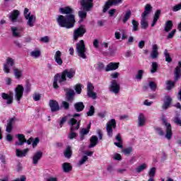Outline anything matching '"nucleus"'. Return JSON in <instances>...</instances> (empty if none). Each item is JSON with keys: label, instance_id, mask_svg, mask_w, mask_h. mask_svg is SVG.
Here are the masks:
<instances>
[{"label": "nucleus", "instance_id": "obj_47", "mask_svg": "<svg viewBox=\"0 0 181 181\" xmlns=\"http://www.w3.org/2000/svg\"><path fill=\"white\" fill-rule=\"evenodd\" d=\"M132 23L133 25V28H132V31L133 32H136L138 31V26H139V23H138V21H135V20H132Z\"/></svg>", "mask_w": 181, "mask_h": 181}, {"label": "nucleus", "instance_id": "obj_37", "mask_svg": "<svg viewBox=\"0 0 181 181\" xmlns=\"http://www.w3.org/2000/svg\"><path fill=\"white\" fill-rule=\"evenodd\" d=\"M160 16V10H157L156 12L155 13L154 18L151 24L152 28H153V26L156 25V22H158V19H159Z\"/></svg>", "mask_w": 181, "mask_h": 181}, {"label": "nucleus", "instance_id": "obj_5", "mask_svg": "<svg viewBox=\"0 0 181 181\" xmlns=\"http://www.w3.org/2000/svg\"><path fill=\"white\" fill-rule=\"evenodd\" d=\"M24 17L26 19L27 25L30 26V28H33L35 26V23H36V16L31 15L30 11H29V8H25L24 9Z\"/></svg>", "mask_w": 181, "mask_h": 181}, {"label": "nucleus", "instance_id": "obj_58", "mask_svg": "<svg viewBox=\"0 0 181 181\" xmlns=\"http://www.w3.org/2000/svg\"><path fill=\"white\" fill-rule=\"evenodd\" d=\"M180 9H181V3L173 6L172 8L173 12H177V11H180Z\"/></svg>", "mask_w": 181, "mask_h": 181}, {"label": "nucleus", "instance_id": "obj_42", "mask_svg": "<svg viewBox=\"0 0 181 181\" xmlns=\"http://www.w3.org/2000/svg\"><path fill=\"white\" fill-rule=\"evenodd\" d=\"M87 160H88V157L87 156H83L78 162L77 166H83V165H84Z\"/></svg>", "mask_w": 181, "mask_h": 181}, {"label": "nucleus", "instance_id": "obj_3", "mask_svg": "<svg viewBox=\"0 0 181 181\" xmlns=\"http://www.w3.org/2000/svg\"><path fill=\"white\" fill-rule=\"evenodd\" d=\"M80 120L77 121V119L74 118H71L69 122V125L71 126V132L69 134L68 138L69 139H74V138L77 137V134L74 132V131H77L80 128Z\"/></svg>", "mask_w": 181, "mask_h": 181}, {"label": "nucleus", "instance_id": "obj_8", "mask_svg": "<svg viewBox=\"0 0 181 181\" xmlns=\"http://www.w3.org/2000/svg\"><path fill=\"white\" fill-rule=\"evenodd\" d=\"M117 128V122L115 119H111L106 124V131L107 132L108 136L112 138V129H115Z\"/></svg>", "mask_w": 181, "mask_h": 181}, {"label": "nucleus", "instance_id": "obj_40", "mask_svg": "<svg viewBox=\"0 0 181 181\" xmlns=\"http://www.w3.org/2000/svg\"><path fill=\"white\" fill-rule=\"evenodd\" d=\"M78 15L80 18L79 22H83V21L87 18V12L85 11H79Z\"/></svg>", "mask_w": 181, "mask_h": 181}, {"label": "nucleus", "instance_id": "obj_12", "mask_svg": "<svg viewBox=\"0 0 181 181\" xmlns=\"http://www.w3.org/2000/svg\"><path fill=\"white\" fill-rule=\"evenodd\" d=\"M93 1L94 0H81V5L84 11L88 12L89 11H91V8L93 6Z\"/></svg>", "mask_w": 181, "mask_h": 181}, {"label": "nucleus", "instance_id": "obj_22", "mask_svg": "<svg viewBox=\"0 0 181 181\" xmlns=\"http://www.w3.org/2000/svg\"><path fill=\"white\" fill-rule=\"evenodd\" d=\"M170 104H172V98H170L169 95L165 96L164 99V103L162 105L163 110L168 109L170 106Z\"/></svg>", "mask_w": 181, "mask_h": 181}, {"label": "nucleus", "instance_id": "obj_59", "mask_svg": "<svg viewBox=\"0 0 181 181\" xmlns=\"http://www.w3.org/2000/svg\"><path fill=\"white\" fill-rule=\"evenodd\" d=\"M33 98L34 101H39L40 100V98H42V95L40 93H34Z\"/></svg>", "mask_w": 181, "mask_h": 181}, {"label": "nucleus", "instance_id": "obj_63", "mask_svg": "<svg viewBox=\"0 0 181 181\" xmlns=\"http://www.w3.org/2000/svg\"><path fill=\"white\" fill-rule=\"evenodd\" d=\"M66 121H67V117H62V119H61V121L59 122L60 128H62L63 127V125H64V122H66Z\"/></svg>", "mask_w": 181, "mask_h": 181}, {"label": "nucleus", "instance_id": "obj_48", "mask_svg": "<svg viewBox=\"0 0 181 181\" xmlns=\"http://www.w3.org/2000/svg\"><path fill=\"white\" fill-rule=\"evenodd\" d=\"M164 56L165 57V62H168V63H170V62H172V58L170 57L169 52H168V49H165Z\"/></svg>", "mask_w": 181, "mask_h": 181}, {"label": "nucleus", "instance_id": "obj_30", "mask_svg": "<svg viewBox=\"0 0 181 181\" xmlns=\"http://www.w3.org/2000/svg\"><path fill=\"white\" fill-rule=\"evenodd\" d=\"M3 100H7L6 104H12L13 103V97L11 95H8L5 93H1Z\"/></svg>", "mask_w": 181, "mask_h": 181}, {"label": "nucleus", "instance_id": "obj_14", "mask_svg": "<svg viewBox=\"0 0 181 181\" xmlns=\"http://www.w3.org/2000/svg\"><path fill=\"white\" fill-rule=\"evenodd\" d=\"M13 66H15V59L11 57L7 58L6 62L4 65V71L7 74L10 73L11 69L9 68L13 67Z\"/></svg>", "mask_w": 181, "mask_h": 181}, {"label": "nucleus", "instance_id": "obj_17", "mask_svg": "<svg viewBox=\"0 0 181 181\" xmlns=\"http://www.w3.org/2000/svg\"><path fill=\"white\" fill-rule=\"evenodd\" d=\"M137 124L138 127H145V124H146V117H145V115H144V113L139 114Z\"/></svg>", "mask_w": 181, "mask_h": 181}, {"label": "nucleus", "instance_id": "obj_36", "mask_svg": "<svg viewBox=\"0 0 181 181\" xmlns=\"http://www.w3.org/2000/svg\"><path fill=\"white\" fill-rule=\"evenodd\" d=\"M147 168L148 165L144 163L136 168V172L137 173H141V172H144Z\"/></svg>", "mask_w": 181, "mask_h": 181}, {"label": "nucleus", "instance_id": "obj_11", "mask_svg": "<svg viewBox=\"0 0 181 181\" xmlns=\"http://www.w3.org/2000/svg\"><path fill=\"white\" fill-rule=\"evenodd\" d=\"M119 4H122V0H108L105 5L103 12H107V11H108L111 6H115L117 5H119Z\"/></svg>", "mask_w": 181, "mask_h": 181}, {"label": "nucleus", "instance_id": "obj_7", "mask_svg": "<svg viewBox=\"0 0 181 181\" xmlns=\"http://www.w3.org/2000/svg\"><path fill=\"white\" fill-rule=\"evenodd\" d=\"M23 91H25V88L22 85H18L14 90V98L18 104H21V100L23 97Z\"/></svg>", "mask_w": 181, "mask_h": 181}, {"label": "nucleus", "instance_id": "obj_23", "mask_svg": "<svg viewBox=\"0 0 181 181\" xmlns=\"http://www.w3.org/2000/svg\"><path fill=\"white\" fill-rule=\"evenodd\" d=\"M66 91V100L68 101H73V98L74 97V90L71 88H66L65 89Z\"/></svg>", "mask_w": 181, "mask_h": 181}, {"label": "nucleus", "instance_id": "obj_57", "mask_svg": "<svg viewBox=\"0 0 181 181\" xmlns=\"http://www.w3.org/2000/svg\"><path fill=\"white\" fill-rule=\"evenodd\" d=\"M49 41L50 38H49V36L42 37L40 39V42H42V43H49Z\"/></svg>", "mask_w": 181, "mask_h": 181}, {"label": "nucleus", "instance_id": "obj_24", "mask_svg": "<svg viewBox=\"0 0 181 181\" xmlns=\"http://www.w3.org/2000/svg\"><path fill=\"white\" fill-rule=\"evenodd\" d=\"M115 141H117V142L114 143L115 146H117V148H124V145H122V136H121V134L119 133L116 135Z\"/></svg>", "mask_w": 181, "mask_h": 181}, {"label": "nucleus", "instance_id": "obj_1", "mask_svg": "<svg viewBox=\"0 0 181 181\" xmlns=\"http://www.w3.org/2000/svg\"><path fill=\"white\" fill-rule=\"evenodd\" d=\"M59 12L60 13H62V15H59L57 18V22L59 26H60V28H66V29H71V28H74L76 17L73 14L74 12L73 8L69 6L60 8Z\"/></svg>", "mask_w": 181, "mask_h": 181}, {"label": "nucleus", "instance_id": "obj_51", "mask_svg": "<svg viewBox=\"0 0 181 181\" xmlns=\"http://www.w3.org/2000/svg\"><path fill=\"white\" fill-rule=\"evenodd\" d=\"M90 128H91V124H89L87 129H82L81 131V135H87L90 132Z\"/></svg>", "mask_w": 181, "mask_h": 181}, {"label": "nucleus", "instance_id": "obj_41", "mask_svg": "<svg viewBox=\"0 0 181 181\" xmlns=\"http://www.w3.org/2000/svg\"><path fill=\"white\" fill-rule=\"evenodd\" d=\"M131 10H128L127 11H126L124 16L123 17L122 19L123 23H127V22H128V20H129V18H131Z\"/></svg>", "mask_w": 181, "mask_h": 181}, {"label": "nucleus", "instance_id": "obj_39", "mask_svg": "<svg viewBox=\"0 0 181 181\" xmlns=\"http://www.w3.org/2000/svg\"><path fill=\"white\" fill-rule=\"evenodd\" d=\"M181 62H179V66H177L175 68V81H177L179 80L180 71H181Z\"/></svg>", "mask_w": 181, "mask_h": 181}, {"label": "nucleus", "instance_id": "obj_35", "mask_svg": "<svg viewBox=\"0 0 181 181\" xmlns=\"http://www.w3.org/2000/svg\"><path fill=\"white\" fill-rule=\"evenodd\" d=\"M40 54H42L40 49H34L30 52V56L31 57H33V59H37L40 57Z\"/></svg>", "mask_w": 181, "mask_h": 181}, {"label": "nucleus", "instance_id": "obj_6", "mask_svg": "<svg viewBox=\"0 0 181 181\" xmlns=\"http://www.w3.org/2000/svg\"><path fill=\"white\" fill-rule=\"evenodd\" d=\"M86 32H87V30L84 25H81L78 28L75 29L73 34L74 41L76 42V40H78V37H83Z\"/></svg>", "mask_w": 181, "mask_h": 181}, {"label": "nucleus", "instance_id": "obj_64", "mask_svg": "<svg viewBox=\"0 0 181 181\" xmlns=\"http://www.w3.org/2000/svg\"><path fill=\"white\" fill-rule=\"evenodd\" d=\"M156 131L157 134H158V135H160L161 136L165 135L163 130H162V129H160V127L156 128Z\"/></svg>", "mask_w": 181, "mask_h": 181}, {"label": "nucleus", "instance_id": "obj_31", "mask_svg": "<svg viewBox=\"0 0 181 181\" xmlns=\"http://www.w3.org/2000/svg\"><path fill=\"white\" fill-rule=\"evenodd\" d=\"M152 11V6L151 4H146L144 7V12L142 13L141 16H148L151 11Z\"/></svg>", "mask_w": 181, "mask_h": 181}, {"label": "nucleus", "instance_id": "obj_27", "mask_svg": "<svg viewBox=\"0 0 181 181\" xmlns=\"http://www.w3.org/2000/svg\"><path fill=\"white\" fill-rule=\"evenodd\" d=\"M11 29V33L13 37H21L22 36L21 35V30L19 28L16 26H12Z\"/></svg>", "mask_w": 181, "mask_h": 181}, {"label": "nucleus", "instance_id": "obj_44", "mask_svg": "<svg viewBox=\"0 0 181 181\" xmlns=\"http://www.w3.org/2000/svg\"><path fill=\"white\" fill-rule=\"evenodd\" d=\"M141 25L142 29H146L148 28V22L146 21V17L141 16Z\"/></svg>", "mask_w": 181, "mask_h": 181}, {"label": "nucleus", "instance_id": "obj_28", "mask_svg": "<svg viewBox=\"0 0 181 181\" xmlns=\"http://www.w3.org/2000/svg\"><path fill=\"white\" fill-rule=\"evenodd\" d=\"M15 117H12L8 120L6 131V132H12V128H13V123L15 122Z\"/></svg>", "mask_w": 181, "mask_h": 181}, {"label": "nucleus", "instance_id": "obj_20", "mask_svg": "<svg viewBox=\"0 0 181 181\" xmlns=\"http://www.w3.org/2000/svg\"><path fill=\"white\" fill-rule=\"evenodd\" d=\"M43 156V152L38 151L33 156V165H37L39 163L40 159H42Z\"/></svg>", "mask_w": 181, "mask_h": 181}, {"label": "nucleus", "instance_id": "obj_34", "mask_svg": "<svg viewBox=\"0 0 181 181\" xmlns=\"http://www.w3.org/2000/svg\"><path fill=\"white\" fill-rule=\"evenodd\" d=\"M173 28V23L172 21H168L165 23V27H164V32H170Z\"/></svg>", "mask_w": 181, "mask_h": 181}, {"label": "nucleus", "instance_id": "obj_21", "mask_svg": "<svg viewBox=\"0 0 181 181\" xmlns=\"http://www.w3.org/2000/svg\"><path fill=\"white\" fill-rule=\"evenodd\" d=\"M16 138H18V141L16 142V145L17 146H22L23 144L26 143V139L25 138V135L22 134H18L16 135Z\"/></svg>", "mask_w": 181, "mask_h": 181}, {"label": "nucleus", "instance_id": "obj_56", "mask_svg": "<svg viewBox=\"0 0 181 181\" xmlns=\"http://www.w3.org/2000/svg\"><path fill=\"white\" fill-rule=\"evenodd\" d=\"M81 84L78 83L74 86L75 91L77 93V94H81Z\"/></svg>", "mask_w": 181, "mask_h": 181}, {"label": "nucleus", "instance_id": "obj_26", "mask_svg": "<svg viewBox=\"0 0 181 181\" xmlns=\"http://www.w3.org/2000/svg\"><path fill=\"white\" fill-rule=\"evenodd\" d=\"M158 45L154 44L152 46V51L151 53V59H157L158 56H159V52H158Z\"/></svg>", "mask_w": 181, "mask_h": 181}, {"label": "nucleus", "instance_id": "obj_2", "mask_svg": "<svg viewBox=\"0 0 181 181\" xmlns=\"http://www.w3.org/2000/svg\"><path fill=\"white\" fill-rule=\"evenodd\" d=\"M74 76H76V69L73 68L69 69H65L64 71H63L61 76L57 74L54 78V88H59L57 83L63 84L64 83H66V81H67V78H69V80H71V78H74Z\"/></svg>", "mask_w": 181, "mask_h": 181}, {"label": "nucleus", "instance_id": "obj_16", "mask_svg": "<svg viewBox=\"0 0 181 181\" xmlns=\"http://www.w3.org/2000/svg\"><path fill=\"white\" fill-rule=\"evenodd\" d=\"M54 60L57 66H63V59H62V52L58 50L54 55Z\"/></svg>", "mask_w": 181, "mask_h": 181}, {"label": "nucleus", "instance_id": "obj_15", "mask_svg": "<svg viewBox=\"0 0 181 181\" xmlns=\"http://www.w3.org/2000/svg\"><path fill=\"white\" fill-rule=\"evenodd\" d=\"M87 95L90 97V98H93V100H95L97 98V93H94V86L91 84V83H88L87 85Z\"/></svg>", "mask_w": 181, "mask_h": 181}, {"label": "nucleus", "instance_id": "obj_19", "mask_svg": "<svg viewBox=\"0 0 181 181\" xmlns=\"http://www.w3.org/2000/svg\"><path fill=\"white\" fill-rule=\"evenodd\" d=\"M119 67V62H110L105 67V71H112L114 70H117Z\"/></svg>", "mask_w": 181, "mask_h": 181}, {"label": "nucleus", "instance_id": "obj_32", "mask_svg": "<svg viewBox=\"0 0 181 181\" xmlns=\"http://www.w3.org/2000/svg\"><path fill=\"white\" fill-rule=\"evenodd\" d=\"M62 169L65 173H69V172H71L73 167L69 163H64L62 164Z\"/></svg>", "mask_w": 181, "mask_h": 181}, {"label": "nucleus", "instance_id": "obj_61", "mask_svg": "<svg viewBox=\"0 0 181 181\" xmlns=\"http://www.w3.org/2000/svg\"><path fill=\"white\" fill-rule=\"evenodd\" d=\"M127 168H118L117 170V172L119 175H124L127 172Z\"/></svg>", "mask_w": 181, "mask_h": 181}, {"label": "nucleus", "instance_id": "obj_33", "mask_svg": "<svg viewBox=\"0 0 181 181\" xmlns=\"http://www.w3.org/2000/svg\"><path fill=\"white\" fill-rule=\"evenodd\" d=\"M74 108L77 112H80L84 110V103L83 102H78L74 104Z\"/></svg>", "mask_w": 181, "mask_h": 181}, {"label": "nucleus", "instance_id": "obj_10", "mask_svg": "<svg viewBox=\"0 0 181 181\" xmlns=\"http://www.w3.org/2000/svg\"><path fill=\"white\" fill-rule=\"evenodd\" d=\"M163 122L166 127L165 138L168 141H170L173 135V134L172 133V125H170V123H168V120H166V119H163Z\"/></svg>", "mask_w": 181, "mask_h": 181}, {"label": "nucleus", "instance_id": "obj_29", "mask_svg": "<svg viewBox=\"0 0 181 181\" xmlns=\"http://www.w3.org/2000/svg\"><path fill=\"white\" fill-rule=\"evenodd\" d=\"M98 144V137L97 136H92L90 139V144L88 148H94Z\"/></svg>", "mask_w": 181, "mask_h": 181}, {"label": "nucleus", "instance_id": "obj_55", "mask_svg": "<svg viewBox=\"0 0 181 181\" xmlns=\"http://www.w3.org/2000/svg\"><path fill=\"white\" fill-rule=\"evenodd\" d=\"M142 76H144V70L140 69L138 71L137 74L136 75V78L137 80H142Z\"/></svg>", "mask_w": 181, "mask_h": 181}, {"label": "nucleus", "instance_id": "obj_50", "mask_svg": "<svg viewBox=\"0 0 181 181\" xmlns=\"http://www.w3.org/2000/svg\"><path fill=\"white\" fill-rule=\"evenodd\" d=\"M112 158L113 160H122V156H121V154L118 153H115L112 156Z\"/></svg>", "mask_w": 181, "mask_h": 181}, {"label": "nucleus", "instance_id": "obj_45", "mask_svg": "<svg viewBox=\"0 0 181 181\" xmlns=\"http://www.w3.org/2000/svg\"><path fill=\"white\" fill-rule=\"evenodd\" d=\"M173 122L177 125H180L181 127V119H180V113L177 114L173 119Z\"/></svg>", "mask_w": 181, "mask_h": 181}, {"label": "nucleus", "instance_id": "obj_52", "mask_svg": "<svg viewBox=\"0 0 181 181\" xmlns=\"http://www.w3.org/2000/svg\"><path fill=\"white\" fill-rule=\"evenodd\" d=\"M156 173V168H152L148 171L149 177H155V175Z\"/></svg>", "mask_w": 181, "mask_h": 181}, {"label": "nucleus", "instance_id": "obj_46", "mask_svg": "<svg viewBox=\"0 0 181 181\" xmlns=\"http://www.w3.org/2000/svg\"><path fill=\"white\" fill-rule=\"evenodd\" d=\"M133 151H134V149L132 148V147H128V148L123 149L122 151V152L124 155L128 156V155H131V153H132Z\"/></svg>", "mask_w": 181, "mask_h": 181}, {"label": "nucleus", "instance_id": "obj_9", "mask_svg": "<svg viewBox=\"0 0 181 181\" xmlns=\"http://www.w3.org/2000/svg\"><path fill=\"white\" fill-rule=\"evenodd\" d=\"M119 90H121L119 83H118L117 80H112L110 82V85L109 86V90L110 93H113V94H118V93H119Z\"/></svg>", "mask_w": 181, "mask_h": 181}, {"label": "nucleus", "instance_id": "obj_54", "mask_svg": "<svg viewBox=\"0 0 181 181\" xmlns=\"http://www.w3.org/2000/svg\"><path fill=\"white\" fill-rule=\"evenodd\" d=\"M94 112H95V109L94 108V106H90L89 111L87 112L88 117H93L94 115Z\"/></svg>", "mask_w": 181, "mask_h": 181}, {"label": "nucleus", "instance_id": "obj_43", "mask_svg": "<svg viewBox=\"0 0 181 181\" xmlns=\"http://www.w3.org/2000/svg\"><path fill=\"white\" fill-rule=\"evenodd\" d=\"M156 71H158V62H152L150 72L151 74H153V73H156Z\"/></svg>", "mask_w": 181, "mask_h": 181}, {"label": "nucleus", "instance_id": "obj_38", "mask_svg": "<svg viewBox=\"0 0 181 181\" xmlns=\"http://www.w3.org/2000/svg\"><path fill=\"white\" fill-rule=\"evenodd\" d=\"M71 147L70 146H68L64 152V155L65 158L70 159L71 158Z\"/></svg>", "mask_w": 181, "mask_h": 181}, {"label": "nucleus", "instance_id": "obj_49", "mask_svg": "<svg viewBox=\"0 0 181 181\" xmlns=\"http://www.w3.org/2000/svg\"><path fill=\"white\" fill-rule=\"evenodd\" d=\"M14 76L16 78H21L22 77V71L18 69H14Z\"/></svg>", "mask_w": 181, "mask_h": 181}, {"label": "nucleus", "instance_id": "obj_4", "mask_svg": "<svg viewBox=\"0 0 181 181\" xmlns=\"http://www.w3.org/2000/svg\"><path fill=\"white\" fill-rule=\"evenodd\" d=\"M76 52L78 57L81 59H87V49L86 48V44H84V40H81L76 45Z\"/></svg>", "mask_w": 181, "mask_h": 181}, {"label": "nucleus", "instance_id": "obj_53", "mask_svg": "<svg viewBox=\"0 0 181 181\" xmlns=\"http://www.w3.org/2000/svg\"><path fill=\"white\" fill-rule=\"evenodd\" d=\"M166 84H167L166 90H169L171 88H173V87H175V82H173L172 81H168Z\"/></svg>", "mask_w": 181, "mask_h": 181}, {"label": "nucleus", "instance_id": "obj_18", "mask_svg": "<svg viewBox=\"0 0 181 181\" xmlns=\"http://www.w3.org/2000/svg\"><path fill=\"white\" fill-rule=\"evenodd\" d=\"M20 14L21 13L18 10H13L11 13H9L8 18L11 22L15 23L17 22Z\"/></svg>", "mask_w": 181, "mask_h": 181}, {"label": "nucleus", "instance_id": "obj_13", "mask_svg": "<svg viewBox=\"0 0 181 181\" xmlns=\"http://www.w3.org/2000/svg\"><path fill=\"white\" fill-rule=\"evenodd\" d=\"M49 107L51 110V112H57V111H60V105L57 100H49Z\"/></svg>", "mask_w": 181, "mask_h": 181}, {"label": "nucleus", "instance_id": "obj_60", "mask_svg": "<svg viewBox=\"0 0 181 181\" xmlns=\"http://www.w3.org/2000/svg\"><path fill=\"white\" fill-rule=\"evenodd\" d=\"M62 107H63V108H64V110H69V108H70V104H69V103H67L66 101H62Z\"/></svg>", "mask_w": 181, "mask_h": 181}, {"label": "nucleus", "instance_id": "obj_62", "mask_svg": "<svg viewBox=\"0 0 181 181\" xmlns=\"http://www.w3.org/2000/svg\"><path fill=\"white\" fill-rule=\"evenodd\" d=\"M149 87L152 91H156V85L155 84V82H150Z\"/></svg>", "mask_w": 181, "mask_h": 181}, {"label": "nucleus", "instance_id": "obj_25", "mask_svg": "<svg viewBox=\"0 0 181 181\" xmlns=\"http://www.w3.org/2000/svg\"><path fill=\"white\" fill-rule=\"evenodd\" d=\"M29 152V148H25L24 150H20L19 148L16 149V154L18 158H23L28 155Z\"/></svg>", "mask_w": 181, "mask_h": 181}]
</instances>
